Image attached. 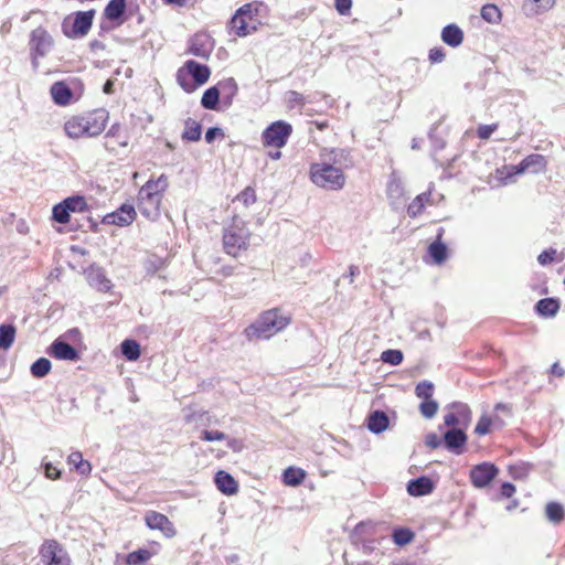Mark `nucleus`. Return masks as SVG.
<instances>
[{
  "label": "nucleus",
  "instance_id": "f257e3e1",
  "mask_svg": "<svg viewBox=\"0 0 565 565\" xmlns=\"http://www.w3.org/2000/svg\"><path fill=\"white\" fill-rule=\"evenodd\" d=\"M108 118L103 108L74 115L64 122V131L71 139L94 138L105 130Z\"/></svg>",
  "mask_w": 565,
  "mask_h": 565
},
{
  "label": "nucleus",
  "instance_id": "f03ea898",
  "mask_svg": "<svg viewBox=\"0 0 565 565\" xmlns=\"http://www.w3.org/2000/svg\"><path fill=\"white\" fill-rule=\"evenodd\" d=\"M168 186V178L161 174L156 180L150 179L140 188L138 193V209L145 217L150 221H156L160 216L161 202Z\"/></svg>",
  "mask_w": 565,
  "mask_h": 565
},
{
  "label": "nucleus",
  "instance_id": "7ed1b4c3",
  "mask_svg": "<svg viewBox=\"0 0 565 565\" xmlns=\"http://www.w3.org/2000/svg\"><path fill=\"white\" fill-rule=\"evenodd\" d=\"M288 323V317L284 316L278 309H271L264 312L252 326L246 328L245 333L248 339H268L285 329Z\"/></svg>",
  "mask_w": 565,
  "mask_h": 565
},
{
  "label": "nucleus",
  "instance_id": "20e7f679",
  "mask_svg": "<svg viewBox=\"0 0 565 565\" xmlns=\"http://www.w3.org/2000/svg\"><path fill=\"white\" fill-rule=\"evenodd\" d=\"M250 236L252 233L245 222L234 217L233 222L224 228L223 248L225 253L232 257H238L242 252L248 249Z\"/></svg>",
  "mask_w": 565,
  "mask_h": 565
},
{
  "label": "nucleus",
  "instance_id": "39448f33",
  "mask_svg": "<svg viewBox=\"0 0 565 565\" xmlns=\"http://www.w3.org/2000/svg\"><path fill=\"white\" fill-rule=\"evenodd\" d=\"M310 179L317 186L330 191H339L345 185V175L342 169L328 162L312 163Z\"/></svg>",
  "mask_w": 565,
  "mask_h": 565
},
{
  "label": "nucleus",
  "instance_id": "423d86ee",
  "mask_svg": "<svg viewBox=\"0 0 565 565\" xmlns=\"http://www.w3.org/2000/svg\"><path fill=\"white\" fill-rule=\"evenodd\" d=\"M210 75V68L206 65L190 60L179 68L177 73V81L184 90L192 92L195 88V85L200 86L205 84L209 81Z\"/></svg>",
  "mask_w": 565,
  "mask_h": 565
},
{
  "label": "nucleus",
  "instance_id": "0eeeda50",
  "mask_svg": "<svg viewBox=\"0 0 565 565\" xmlns=\"http://www.w3.org/2000/svg\"><path fill=\"white\" fill-rule=\"evenodd\" d=\"M257 3H246L238 8L231 20V30L237 36H246L257 30Z\"/></svg>",
  "mask_w": 565,
  "mask_h": 565
},
{
  "label": "nucleus",
  "instance_id": "6e6552de",
  "mask_svg": "<svg viewBox=\"0 0 565 565\" xmlns=\"http://www.w3.org/2000/svg\"><path fill=\"white\" fill-rule=\"evenodd\" d=\"M292 127L284 120H277L270 124L262 134V142L265 147L282 148L290 135Z\"/></svg>",
  "mask_w": 565,
  "mask_h": 565
},
{
  "label": "nucleus",
  "instance_id": "1a4fd4ad",
  "mask_svg": "<svg viewBox=\"0 0 565 565\" xmlns=\"http://www.w3.org/2000/svg\"><path fill=\"white\" fill-rule=\"evenodd\" d=\"M39 555L43 565H71L72 563L66 550L55 540L44 541Z\"/></svg>",
  "mask_w": 565,
  "mask_h": 565
},
{
  "label": "nucleus",
  "instance_id": "9d476101",
  "mask_svg": "<svg viewBox=\"0 0 565 565\" xmlns=\"http://www.w3.org/2000/svg\"><path fill=\"white\" fill-rule=\"evenodd\" d=\"M53 45V39L43 28H36L31 33L30 46L32 52L33 68L39 67L38 57L45 56Z\"/></svg>",
  "mask_w": 565,
  "mask_h": 565
},
{
  "label": "nucleus",
  "instance_id": "9b49d317",
  "mask_svg": "<svg viewBox=\"0 0 565 565\" xmlns=\"http://www.w3.org/2000/svg\"><path fill=\"white\" fill-rule=\"evenodd\" d=\"M546 164L547 162L544 156L536 153L530 154L526 158H524L518 166H510L508 168V174H520L526 171H530L532 173H540L546 169Z\"/></svg>",
  "mask_w": 565,
  "mask_h": 565
},
{
  "label": "nucleus",
  "instance_id": "f8f14e48",
  "mask_svg": "<svg viewBox=\"0 0 565 565\" xmlns=\"http://www.w3.org/2000/svg\"><path fill=\"white\" fill-rule=\"evenodd\" d=\"M145 522L149 529L160 531L166 537L171 539L177 534L172 522L162 513L148 511L145 514Z\"/></svg>",
  "mask_w": 565,
  "mask_h": 565
},
{
  "label": "nucleus",
  "instance_id": "ddd939ff",
  "mask_svg": "<svg viewBox=\"0 0 565 565\" xmlns=\"http://www.w3.org/2000/svg\"><path fill=\"white\" fill-rule=\"evenodd\" d=\"M454 412L448 413L444 417V423L448 427L460 426L467 428L471 422V411L462 403H455L451 405Z\"/></svg>",
  "mask_w": 565,
  "mask_h": 565
},
{
  "label": "nucleus",
  "instance_id": "4468645a",
  "mask_svg": "<svg viewBox=\"0 0 565 565\" xmlns=\"http://www.w3.org/2000/svg\"><path fill=\"white\" fill-rule=\"evenodd\" d=\"M497 473L498 469L494 465L483 462L471 469L470 479L476 488H484L495 478Z\"/></svg>",
  "mask_w": 565,
  "mask_h": 565
},
{
  "label": "nucleus",
  "instance_id": "2eb2a0df",
  "mask_svg": "<svg viewBox=\"0 0 565 565\" xmlns=\"http://www.w3.org/2000/svg\"><path fill=\"white\" fill-rule=\"evenodd\" d=\"M137 216L136 210L131 204H122L117 211L104 216L105 224L126 226L131 224Z\"/></svg>",
  "mask_w": 565,
  "mask_h": 565
},
{
  "label": "nucleus",
  "instance_id": "dca6fc26",
  "mask_svg": "<svg viewBox=\"0 0 565 565\" xmlns=\"http://www.w3.org/2000/svg\"><path fill=\"white\" fill-rule=\"evenodd\" d=\"M47 353L57 360L77 361L79 359L77 350L61 339L53 341Z\"/></svg>",
  "mask_w": 565,
  "mask_h": 565
},
{
  "label": "nucleus",
  "instance_id": "f3484780",
  "mask_svg": "<svg viewBox=\"0 0 565 565\" xmlns=\"http://www.w3.org/2000/svg\"><path fill=\"white\" fill-rule=\"evenodd\" d=\"M94 11H79L75 14L71 36H84L92 28Z\"/></svg>",
  "mask_w": 565,
  "mask_h": 565
},
{
  "label": "nucleus",
  "instance_id": "a211bd4d",
  "mask_svg": "<svg viewBox=\"0 0 565 565\" xmlns=\"http://www.w3.org/2000/svg\"><path fill=\"white\" fill-rule=\"evenodd\" d=\"M50 93L56 105L66 106L72 102L73 93L64 82L54 83L51 86Z\"/></svg>",
  "mask_w": 565,
  "mask_h": 565
},
{
  "label": "nucleus",
  "instance_id": "6ab92c4d",
  "mask_svg": "<svg viewBox=\"0 0 565 565\" xmlns=\"http://www.w3.org/2000/svg\"><path fill=\"white\" fill-rule=\"evenodd\" d=\"M215 484L217 489L227 495H232L237 492L238 486L235 479L227 472L221 470L215 476Z\"/></svg>",
  "mask_w": 565,
  "mask_h": 565
},
{
  "label": "nucleus",
  "instance_id": "aec40b11",
  "mask_svg": "<svg viewBox=\"0 0 565 565\" xmlns=\"http://www.w3.org/2000/svg\"><path fill=\"white\" fill-rule=\"evenodd\" d=\"M220 88V96L226 106H231L235 95L237 94L238 87L233 77L225 78L216 85Z\"/></svg>",
  "mask_w": 565,
  "mask_h": 565
},
{
  "label": "nucleus",
  "instance_id": "412c9836",
  "mask_svg": "<svg viewBox=\"0 0 565 565\" xmlns=\"http://www.w3.org/2000/svg\"><path fill=\"white\" fill-rule=\"evenodd\" d=\"M87 279L90 286L97 288L100 291L106 292L110 290L113 286L111 281L106 277L102 268H90L87 274Z\"/></svg>",
  "mask_w": 565,
  "mask_h": 565
},
{
  "label": "nucleus",
  "instance_id": "4be33fe9",
  "mask_svg": "<svg viewBox=\"0 0 565 565\" xmlns=\"http://www.w3.org/2000/svg\"><path fill=\"white\" fill-rule=\"evenodd\" d=\"M434 483L427 477H420L409 481L407 486V491L413 497H419L428 494L433 491Z\"/></svg>",
  "mask_w": 565,
  "mask_h": 565
},
{
  "label": "nucleus",
  "instance_id": "5701e85b",
  "mask_svg": "<svg viewBox=\"0 0 565 565\" xmlns=\"http://www.w3.org/2000/svg\"><path fill=\"white\" fill-rule=\"evenodd\" d=\"M443 41L452 47L459 46L463 41V32L456 24H448L441 31Z\"/></svg>",
  "mask_w": 565,
  "mask_h": 565
},
{
  "label": "nucleus",
  "instance_id": "b1692460",
  "mask_svg": "<svg viewBox=\"0 0 565 565\" xmlns=\"http://www.w3.org/2000/svg\"><path fill=\"white\" fill-rule=\"evenodd\" d=\"M126 7V0H110L104 10V15L109 21H117L125 13Z\"/></svg>",
  "mask_w": 565,
  "mask_h": 565
},
{
  "label": "nucleus",
  "instance_id": "393cba45",
  "mask_svg": "<svg viewBox=\"0 0 565 565\" xmlns=\"http://www.w3.org/2000/svg\"><path fill=\"white\" fill-rule=\"evenodd\" d=\"M388 426V417L384 412L375 411L369 416L367 427L371 431L380 434Z\"/></svg>",
  "mask_w": 565,
  "mask_h": 565
},
{
  "label": "nucleus",
  "instance_id": "a878e982",
  "mask_svg": "<svg viewBox=\"0 0 565 565\" xmlns=\"http://www.w3.org/2000/svg\"><path fill=\"white\" fill-rule=\"evenodd\" d=\"M444 439L447 448L454 450L461 447L466 443L467 436L461 428L454 427L452 429L446 431Z\"/></svg>",
  "mask_w": 565,
  "mask_h": 565
},
{
  "label": "nucleus",
  "instance_id": "bb28decb",
  "mask_svg": "<svg viewBox=\"0 0 565 565\" xmlns=\"http://www.w3.org/2000/svg\"><path fill=\"white\" fill-rule=\"evenodd\" d=\"M201 125L196 120L188 118L184 122V131L182 134V139L189 141H199L201 139Z\"/></svg>",
  "mask_w": 565,
  "mask_h": 565
},
{
  "label": "nucleus",
  "instance_id": "cd10ccee",
  "mask_svg": "<svg viewBox=\"0 0 565 565\" xmlns=\"http://www.w3.org/2000/svg\"><path fill=\"white\" fill-rule=\"evenodd\" d=\"M441 234L438 235V241L431 243L428 247V254L433 258L435 264H441L447 258V247L443 244L439 238Z\"/></svg>",
  "mask_w": 565,
  "mask_h": 565
},
{
  "label": "nucleus",
  "instance_id": "c85d7f7f",
  "mask_svg": "<svg viewBox=\"0 0 565 565\" xmlns=\"http://www.w3.org/2000/svg\"><path fill=\"white\" fill-rule=\"evenodd\" d=\"M15 327L12 324L0 326V349L8 350L15 339Z\"/></svg>",
  "mask_w": 565,
  "mask_h": 565
},
{
  "label": "nucleus",
  "instance_id": "c756f323",
  "mask_svg": "<svg viewBox=\"0 0 565 565\" xmlns=\"http://www.w3.org/2000/svg\"><path fill=\"white\" fill-rule=\"evenodd\" d=\"M220 98V88L213 86L204 92L201 104L205 109L214 110L216 109Z\"/></svg>",
  "mask_w": 565,
  "mask_h": 565
},
{
  "label": "nucleus",
  "instance_id": "7c9ffc66",
  "mask_svg": "<svg viewBox=\"0 0 565 565\" xmlns=\"http://www.w3.org/2000/svg\"><path fill=\"white\" fill-rule=\"evenodd\" d=\"M558 302L552 298H545L536 303V310L544 317H553L558 311Z\"/></svg>",
  "mask_w": 565,
  "mask_h": 565
},
{
  "label": "nucleus",
  "instance_id": "2f4dec72",
  "mask_svg": "<svg viewBox=\"0 0 565 565\" xmlns=\"http://www.w3.org/2000/svg\"><path fill=\"white\" fill-rule=\"evenodd\" d=\"M545 515L550 522L558 524L564 519V508L557 502H550L545 507Z\"/></svg>",
  "mask_w": 565,
  "mask_h": 565
},
{
  "label": "nucleus",
  "instance_id": "473e14b6",
  "mask_svg": "<svg viewBox=\"0 0 565 565\" xmlns=\"http://www.w3.org/2000/svg\"><path fill=\"white\" fill-rule=\"evenodd\" d=\"M305 477V471L299 468L289 467L284 471V482L287 486H298L303 481Z\"/></svg>",
  "mask_w": 565,
  "mask_h": 565
},
{
  "label": "nucleus",
  "instance_id": "72a5a7b5",
  "mask_svg": "<svg viewBox=\"0 0 565 565\" xmlns=\"http://www.w3.org/2000/svg\"><path fill=\"white\" fill-rule=\"evenodd\" d=\"M121 352L129 361H137L140 356V345L135 340H125L121 343Z\"/></svg>",
  "mask_w": 565,
  "mask_h": 565
},
{
  "label": "nucleus",
  "instance_id": "f704fd0d",
  "mask_svg": "<svg viewBox=\"0 0 565 565\" xmlns=\"http://www.w3.org/2000/svg\"><path fill=\"white\" fill-rule=\"evenodd\" d=\"M52 364L49 359L40 358L31 365V374L34 377L41 379L47 375L51 371Z\"/></svg>",
  "mask_w": 565,
  "mask_h": 565
},
{
  "label": "nucleus",
  "instance_id": "c9c22d12",
  "mask_svg": "<svg viewBox=\"0 0 565 565\" xmlns=\"http://www.w3.org/2000/svg\"><path fill=\"white\" fill-rule=\"evenodd\" d=\"M429 193H422L417 195L407 207V213L411 217H416L423 211L425 203L429 200Z\"/></svg>",
  "mask_w": 565,
  "mask_h": 565
},
{
  "label": "nucleus",
  "instance_id": "e433bc0d",
  "mask_svg": "<svg viewBox=\"0 0 565 565\" xmlns=\"http://www.w3.org/2000/svg\"><path fill=\"white\" fill-rule=\"evenodd\" d=\"M481 17L489 23H499L501 21V11L494 4H486L481 9Z\"/></svg>",
  "mask_w": 565,
  "mask_h": 565
},
{
  "label": "nucleus",
  "instance_id": "4c0bfd02",
  "mask_svg": "<svg viewBox=\"0 0 565 565\" xmlns=\"http://www.w3.org/2000/svg\"><path fill=\"white\" fill-rule=\"evenodd\" d=\"M66 209L70 210V212L78 213L84 212L87 209V203L84 196H71L64 200Z\"/></svg>",
  "mask_w": 565,
  "mask_h": 565
},
{
  "label": "nucleus",
  "instance_id": "58836bf2",
  "mask_svg": "<svg viewBox=\"0 0 565 565\" xmlns=\"http://www.w3.org/2000/svg\"><path fill=\"white\" fill-rule=\"evenodd\" d=\"M151 557V553L148 550H138L132 553H129L127 556V564L128 565H141L145 562L149 561Z\"/></svg>",
  "mask_w": 565,
  "mask_h": 565
},
{
  "label": "nucleus",
  "instance_id": "ea45409f",
  "mask_svg": "<svg viewBox=\"0 0 565 565\" xmlns=\"http://www.w3.org/2000/svg\"><path fill=\"white\" fill-rule=\"evenodd\" d=\"M381 360L391 365H399L403 362V353L399 350H386L381 354Z\"/></svg>",
  "mask_w": 565,
  "mask_h": 565
},
{
  "label": "nucleus",
  "instance_id": "a19ab883",
  "mask_svg": "<svg viewBox=\"0 0 565 565\" xmlns=\"http://www.w3.org/2000/svg\"><path fill=\"white\" fill-rule=\"evenodd\" d=\"M434 392V385L431 382L423 381L419 382L415 387L416 396L423 401L431 399Z\"/></svg>",
  "mask_w": 565,
  "mask_h": 565
},
{
  "label": "nucleus",
  "instance_id": "79ce46f5",
  "mask_svg": "<svg viewBox=\"0 0 565 565\" xmlns=\"http://www.w3.org/2000/svg\"><path fill=\"white\" fill-rule=\"evenodd\" d=\"M53 218L61 223V224H66L68 223L70 221V210L66 209L65 206V202L63 201L62 203H58L56 204L54 207H53Z\"/></svg>",
  "mask_w": 565,
  "mask_h": 565
},
{
  "label": "nucleus",
  "instance_id": "37998d69",
  "mask_svg": "<svg viewBox=\"0 0 565 565\" xmlns=\"http://www.w3.org/2000/svg\"><path fill=\"white\" fill-rule=\"evenodd\" d=\"M438 407V403L431 398L420 403L419 412L425 418H433L437 414Z\"/></svg>",
  "mask_w": 565,
  "mask_h": 565
},
{
  "label": "nucleus",
  "instance_id": "c03bdc74",
  "mask_svg": "<svg viewBox=\"0 0 565 565\" xmlns=\"http://www.w3.org/2000/svg\"><path fill=\"white\" fill-rule=\"evenodd\" d=\"M393 540L397 545H405L413 540V533L406 529H398L394 531Z\"/></svg>",
  "mask_w": 565,
  "mask_h": 565
},
{
  "label": "nucleus",
  "instance_id": "a18cd8bd",
  "mask_svg": "<svg viewBox=\"0 0 565 565\" xmlns=\"http://www.w3.org/2000/svg\"><path fill=\"white\" fill-rule=\"evenodd\" d=\"M237 200L247 206L256 201V193L252 188H246L237 195Z\"/></svg>",
  "mask_w": 565,
  "mask_h": 565
},
{
  "label": "nucleus",
  "instance_id": "49530a36",
  "mask_svg": "<svg viewBox=\"0 0 565 565\" xmlns=\"http://www.w3.org/2000/svg\"><path fill=\"white\" fill-rule=\"evenodd\" d=\"M225 437V434L218 430H203L201 434V438L205 441H220Z\"/></svg>",
  "mask_w": 565,
  "mask_h": 565
},
{
  "label": "nucleus",
  "instance_id": "de8ad7c7",
  "mask_svg": "<svg viewBox=\"0 0 565 565\" xmlns=\"http://www.w3.org/2000/svg\"><path fill=\"white\" fill-rule=\"evenodd\" d=\"M490 426L491 419L487 416H482L475 428V433L478 435H486L490 431Z\"/></svg>",
  "mask_w": 565,
  "mask_h": 565
},
{
  "label": "nucleus",
  "instance_id": "09e8293b",
  "mask_svg": "<svg viewBox=\"0 0 565 565\" xmlns=\"http://www.w3.org/2000/svg\"><path fill=\"white\" fill-rule=\"evenodd\" d=\"M387 193L390 196H398L402 194V184L395 177H393L387 184Z\"/></svg>",
  "mask_w": 565,
  "mask_h": 565
},
{
  "label": "nucleus",
  "instance_id": "8fccbe9b",
  "mask_svg": "<svg viewBox=\"0 0 565 565\" xmlns=\"http://www.w3.org/2000/svg\"><path fill=\"white\" fill-rule=\"evenodd\" d=\"M497 129V125H481L478 127V137L480 139H488Z\"/></svg>",
  "mask_w": 565,
  "mask_h": 565
},
{
  "label": "nucleus",
  "instance_id": "3c124183",
  "mask_svg": "<svg viewBox=\"0 0 565 565\" xmlns=\"http://www.w3.org/2000/svg\"><path fill=\"white\" fill-rule=\"evenodd\" d=\"M334 6L337 11L344 15L350 12V9L352 7V0H334Z\"/></svg>",
  "mask_w": 565,
  "mask_h": 565
},
{
  "label": "nucleus",
  "instance_id": "603ef678",
  "mask_svg": "<svg viewBox=\"0 0 565 565\" xmlns=\"http://www.w3.org/2000/svg\"><path fill=\"white\" fill-rule=\"evenodd\" d=\"M532 1L536 7V13L548 11L555 4V0H532Z\"/></svg>",
  "mask_w": 565,
  "mask_h": 565
},
{
  "label": "nucleus",
  "instance_id": "864d4df0",
  "mask_svg": "<svg viewBox=\"0 0 565 565\" xmlns=\"http://www.w3.org/2000/svg\"><path fill=\"white\" fill-rule=\"evenodd\" d=\"M556 254V250L555 249H548V250H544L542 252L539 257H537V262L541 264V265H547L550 263H552L554 260V255Z\"/></svg>",
  "mask_w": 565,
  "mask_h": 565
},
{
  "label": "nucleus",
  "instance_id": "5fc2aeb1",
  "mask_svg": "<svg viewBox=\"0 0 565 565\" xmlns=\"http://www.w3.org/2000/svg\"><path fill=\"white\" fill-rule=\"evenodd\" d=\"M198 38L192 42L190 52L199 57H206L210 54V51L204 49L203 45H198Z\"/></svg>",
  "mask_w": 565,
  "mask_h": 565
},
{
  "label": "nucleus",
  "instance_id": "6e6d98bb",
  "mask_svg": "<svg viewBox=\"0 0 565 565\" xmlns=\"http://www.w3.org/2000/svg\"><path fill=\"white\" fill-rule=\"evenodd\" d=\"M444 58H445V53H444L443 49L435 47L429 51V61L431 63H440L444 61Z\"/></svg>",
  "mask_w": 565,
  "mask_h": 565
},
{
  "label": "nucleus",
  "instance_id": "4d7b16f0",
  "mask_svg": "<svg viewBox=\"0 0 565 565\" xmlns=\"http://www.w3.org/2000/svg\"><path fill=\"white\" fill-rule=\"evenodd\" d=\"M44 469H45V476L49 479L55 480V479H58L61 476V471L50 462L45 463Z\"/></svg>",
  "mask_w": 565,
  "mask_h": 565
},
{
  "label": "nucleus",
  "instance_id": "13d9d810",
  "mask_svg": "<svg viewBox=\"0 0 565 565\" xmlns=\"http://www.w3.org/2000/svg\"><path fill=\"white\" fill-rule=\"evenodd\" d=\"M217 136H224L221 128H218V127L209 128L207 131L205 132V140L207 143H211Z\"/></svg>",
  "mask_w": 565,
  "mask_h": 565
},
{
  "label": "nucleus",
  "instance_id": "bf43d9fd",
  "mask_svg": "<svg viewBox=\"0 0 565 565\" xmlns=\"http://www.w3.org/2000/svg\"><path fill=\"white\" fill-rule=\"evenodd\" d=\"M83 455L79 451H73L68 458L67 461L70 465L74 466L75 468L83 461Z\"/></svg>",
  "mask_w": 565,
  "mask_h": 565
},
{
  "label": "nucleus",
  "instance_id": "052dcab7",
  "mask_svg": "<svg viewBox=\"0 0 565 565\" xmlns=\"http://www.w3.org/2000/svg\"><path fill=\"white\" fill-rule=\"evenodd\" d=\"M515 492V487L510 482H504L501 487V494L505 498H510Z\"/></svg>",
  "mask_w": 565,
  "mask_h": 565
},
{
  "label": "nucleus",
  "instance_id": "680f3d73",
  "mask_svg": "<svg viewBox=\"0 0 565 565\" xmlns=\"http://www.w3.org/2000/svg\"><path fill=\"white\" fill-rule=\"evenodd\" d=\"M441 444L439 437L436 434H429L426 437V445L430 448H437Z\"/></svg>",
  "mask_w": 565,
  "mask_h": 565
},
{
  "label": "nucleus",
  "instance_id": "e2e57ef3",
  "mask_svg": "<svg viewBox=\"0 0 565 565\" xmlns=\"http://www.w3.org/2000/svg\"><path fill=\"white\" fill-rule=\"evenodd\" d=\"M76 470L83 475V476H87L92 471V466L88 461L86 460H83L77 467H76Z\"/></svg>",
  "mask_w": 565,
  "mask_h": 565
},
{
  "label": "nucleus",
  "instance_id": "0e129e2a",
  "mask_svg": "<svg viewBox=\"0 0 565 565\" xmlns=\"http://www.w3.org/2000/svg\"><path fill=\"white\" fill-rule=\"evenodd\" d=\"M359 273H360V270H359V268H358L356 266L351 265V266L349 267V275H348V277H349V279H350V282H353V278H354L356 275H359Z\"/></svg>",
  "mask_w": 565,
  "mask_h": 565
},
{
  "label": "nucleus",
  "instance_id": "69168bd1",
  "mask_svg": "<svg viewBox=\"0 0 565 565\" xmlns=\"http://www.w3.org/2000/svg\"><path fill=\"white\" fill-rule=\"evenodd\" d=\"M164 2L168 4L184 7L188 4L189 0H164Z\"/></svg>",
  "mask_w": 565,
  "mask_h": 565
},
{
  "label": "nucleus",
  "instance_id": "338daca9",
  "mask_svg": "<svg viewBox=\"0 0 565 565\" xmlns=\"http://www.w3.org/2000/svg\"><path fill=\"white\" fill-rule=\"evenodd\" d=\"M552 373L562 376L564 374V370L557 363H554L552 365Z\"/></svg>",
  "mask_w": 565,
  "mask_h": 565
},
{
  "label": "nucleus",
  "instance_id": "774afa93",
  "mask_svg": "<svg viewBox=\"0 0 565 565\" xmlns=\"http://www.w3.org/2000/svg\"><path fill=\"white\" fill-rule=\"evenodd\" d=\"M268 156L273 160H279L281 158V152L279 149H277L276 151H269Z\"/></svg>",
  "mask_w": 565,
  "mask_h": 565
}]
</instances>
